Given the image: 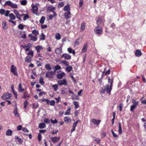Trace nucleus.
<instances>
[{"label":"nucleus","instance_id":"obj_1","mask_svg":"<svg viewBox=\"0 0 146 146\" xmlns=\"http://www.w3.org/2000/svg\"><path fill=\"white\" fill-rule=\"evenodd\" d=\"M112 81L111 82L110 86L108 84L106 85L104 88H102V90H100L101 93L103 94L106 92L107 93H108L109 95H110L112 89Z\"/></svg>","mask_w":146,"mask_h":146},{"label":"nucleus","instance_id":"obj_2","mask_svg":"<svg viewBox=\"0 0 146 146\" xmlns=\"http://www.w3.org/2000/svg\"><path fill=\"white\" fill-rule=\"evenodd\" d=\"M95 33L97 35H100L102 32V27L99 26H98L94 29Z\"/></svg>","mask_w":146,"mask_h":146},{"label":"nucleus","instance_id":"obj_3","mask_svg":"<svg viewBox=\"0 0 146 146\" xmlns=\"http://www.w3.org/2000/svg\"><path fill=\"white\" fill-rule=\"evenodd\" d=\"M5 5H9L13 8H17V5L16 4L13 3L9 1H6Z\"/></svg>","mask_w":146,"mask_h":146},{"label":"nucleus","instance_id":"obj_4","mask_svg":"<svg viewBox=\"0 0 146 146\" xmlns=\"http://www.w3.org/2000/svg\"><path fill=\"white\" fill-rule=\"evenodd\" d=\"M11 96L10 94L7 92L3 94L1 97V98L4 100L9 99L10 98Z\"/></svg>","mask_w":146,"mask_h":146},{"label":"nucleus","instance_id":"obj_5","mask_svg":"<svg viewBox=\"0 0 146 146\" xmlns=\"http://www.w3.org/2000/svg\"><path fill=\"white\" fill-rule=\"evenodd\" d=\"M16 68L14 65H12L11 67V72H13L15 75L17 76L18 74L16 71Z\"/></svg>","mask_w":146,"mask_h":146},{"label":"nucleus","instance_id":"obj_6","mask_svg":"<svg viewBox=\"0 0 146 146\" xmlns=\"http://www.w3.org/2000/svg\"><path fill=\"white\" fill-rule=\"evenodd\" d=\"M57 83L59 85H64L66 86L67 85V82L65 79L62 80L58 81Z\"/></svg>","mask_w":146,"mask_h":146},{"label":"nucleus","instance_id":"obj_7","mask_svg":"<svg viewBox=\"0 0 146 146\" xmlns=\"http://www.w3.org/2000/svg\"><path fill=\"white\" fill-rule=\"evenodd\" d=\"M91 121L93 123L96 125H98L100 124V122L101 121V120H97L95 119H92L91 120Z\"/></svg>","mask_w":146,"mask_h":146},{"label":"nucleus","instance_id":"obj_8","mask_svg":"<svg viewBox=\"0 0 146 146\" xmlns=\"http://www.w3.org/2000/svg\"><path fill=\"white\" fill-rule=\"evenodd\" d=\"M54 74V72L53 71L47 72H46V76L48 78H52L53 77V75Z\"/></svg>","mask_w":146,"mask_h":146},{"label":"nucleus","instance_id":"obj_9","mask_svg":"<svg viewBox=\"0 0 146 146\" xmlns=\"http://www.w3.org/2000/svg\"><path fill=\"white\" fill-rule=\"evenodd\" d=\"M61 58H64L66 60H68L71 59V56L67 54H63L61 56Z\"/></svg>","mask_w":146,"mask_h":146},{"label":"nucleus","instance_id":"obj_10","mask_svg":"<svg viewBox=\"0 0 146 146\" xmlns=\"http://www.w3.org/2000/svg\"><path fill=\"white\" fill-rule=\"evenodd\" d=\"M60 137H51V139L52 141L54 143H55L59 141L60 139Z\"/></svg>","mask_w":146,"mask_h":146},{"label":"nucleus","instance_id":"obj_11","mask_svg":"<svg viewBox=\"0 0 146 146\" xmlns=\"http://www.w3.org/2000/svg\"><path fill=\"white\" fill-rule=\"evenodd\" d=\"M70 15L71 13L70 11H68L65 13V17L67 20L71 17Z\"/></svg>","mask_w":146,"mask_h":146},{"label":"nucleus","instance_id":"obj_12","mask_svg":"<svg viewBox=\"0 0 146 146\" xmlns=\"http://www.w3.org/2000/svg\"><path fill=\"white\" fill-rule=\"evenodd\" d=\"M35 49L38 53L40 52V51L43 49V47L41 45H38L35 47Z\"/></svg>","mask_w":146,"mask_h":146},{"label":"nucleus","instance_id":"obj_13","mask_svg":"<svg viewBox=\"0 0 146 146\" xmlns=\"http://www.w3.org/2000/svg\"><path fill=\"white\" fill-rule=\"evenodd\" d=\"M15 108L13 110V113L15 117H18L19 116V115L17 111V109L16 104H15Z\"/></svg>","mask_w":146,"mask_h":146},{"label":"nucleus","instance_id":"obj_14","mask_svg":"<svg viewBox=\"0 0 146 146\" xmlns=\"http://www.w3.org/2000/svg\"><path fill=\"white\" fill-rule=\"evenodd\" d=\"M28 36L30 38V40L33 41H35L37 40V38L36 36H34L32 34L29 35Z\"/></svg>","mask_w":146,"mask_h":146},{"label":"nucleus","instance_id":"obj_15","mask_svg":"<svg viewBox=\"0 0 146 146\" xmlns=\"http://www.w3.org/2000/svg\"><path fill=\"white\" fill-rule=\"evenodd\" d=\"M65 75V73L64 72L58 74H56V77L58 79L62 78Z\"/></svg>","mask_w":146,"mask_h":146},{"label":"nucleus","instance_id":"obj_16","mask_svg":"<svg viewBox=\"0 0 146 146\" xmlns=\"http://www.w3.org/2000/svg\"><path fill=\"white\" fill-rule=\"evenodd\" d=\"M32 11L33 13L36 14V12L38 10V8L36 5H33L32 7Z\"/></svg>","mask_w":146,"mask_h":146},{"label":"nucleus","instance_id":"obj_17","mask_svg":"<svg viewBox=\"0 0 146 146\" xmlns=\"http://www.w3.org/2000/svg\"><path fill=\"white\" fill-rule=\"evenodd\" d=\"M64 120L66 123H70L72 121L70 117L67 116L64 117Z\"/></svg>","mask_w":146,"mask_h":146},{"label":"nucleus","instance_id":"obj_18","mask_svg":"<svg viewBox=\"0 0 146 146\" xmlns=\"http://www.w3.org/2000/svg\"><path fill=\"white\" fill-rule=\"evenodd\" d=\"M18 90L19 92H23L24 90V88L22 87L21 83L19 84Z\"/></svg>","mask_w":146,"mask_h":146},{"label":"nucleus","instance_id":"obj_19","mask_svg":"<svg viewBox=\"0 0 146 146\" xmlns=\"http://www.w3.org/2000/svg\"><path fill=\"white\" fill-rule=\"evenodd\" d=\"M12 133V131L11 129H8L6 131V135L7 136H11Z\"/></svg>","mask_w":146,"mask_h":146},{"label":"nucleus","instance_id":"obj_20","mask_svg":"<svg viewBox=\"0 0 146 146\" xmlns=\"http://www.w3.org/2000/svg\"><path fill=\"white\" fill-rule=\"evenodd\" d=\"M32 58L29 56H27L25 60V61L27 62H30L32 60Z\"/></svg>","mask_w":146,"mask_h":146},{"label":"nucleus","instance_id":"obj_21","mask_svg":"<svg viewBox=\"0 0 146 146\" xmlns=\"http://www.w3.org/2000/svg\"><path fill=\"white\" fill-rule=\"evenodd\" d=\"M68 51L70 53H72L73 54L75 55V52L74 50H72L71 48H69L67 49Z\"/></svg>","mask_w":146,"mask_h":146},{"label":"nucleus","instance_id":"obj_22","mask_svg":"<svg viewBox=\"0 0 146 146\" xmlns=\"http://www.w3.org/2000/svg\"><path fill=\"white\" fill-rule=\"evenodd\" d=\"M62 48H57L55 49V52L56 53L58 54H60L62 53Z\"/></svg>","mask_w":146,"mask_h":146},{"label":"nucleus","instance_id":"obj_23","mask_svg":"<svg viewBox=\"0 0 146 146\" xmlns=\"http://www.w3.org/2000/svg\"><path fill=\"white\" fill-rule=\"evenodd\" d=\"M102 19L100 17H99V18L96 21V23L98 25H99L102 23Z\"/></svg>","mask_w":146,"mask_h":146},{"label":"nucleus","instance_id":"obj_24","mask_svg":"<svg viewBox=\"0 0 146 146\" xmlns=\"http://www.w3.org/2000/svg\"><path fill=\"white\" fill-rule=\"evenodd\" d=\"M80 41H79V38H78V39H76L74 42V47H76V46L78 45L80 43Z\"/></svg>","mask_w":146,"mask_h":146},{"label":"nucleus","instance_id":"obj_25","mask_svg":"<svg viewBox=\"0 0 146 146\" xmlns=\"http://www.w3.org/2000/svg\"><path fill=\"white\" fill-rule=\"evenodd\" d=\"M60 63L66 66H68L69 65V63L65 60H63L60 62Z\"/></svg>","mask_w":146,"mask_h":146},{"label":"nucleus","instance_id":"obj_26","mask_svg":"<svg viewBox=\"0 0 146 146\" xmlns=\"http://www.w3.org/2000/svg\"><path fill=\"white\" fill-rule=\"evenodd\" d=\"M64 11H70V7L68 4H67L64 7Z\"/></svg>","mask_w":146,"mask_h":146},{"label":"nucleus","instance_id":"obj_27","mask_svg":"<svg viewBox=\"0 0 146 146\" xmlns=\"http://www.w3.org/2000/svg\"><path fill=\"white\" fill-rule=\"evenodd\" d=\"M135 54L137 56L139 57L141 55V52L139 50H137L135 52Z\"/></svg>","mask_w":146,"mask_h":146},{"label":"nucleus","instance_id":"obj_28","mask_svg":"<svg viewBox=\"0 0 146 146\" xmlns=\"http://www.w3.org/2000/svg\"><path fill=\"white\" fill-rule=\"evenodd\" d=\"M87 46H88L87 44H85L84 45L82 50V52H84L86 51L87 49Z\"/></svg>","mask_w":146,"mask_h":146},{"label":"nucleus","instance_id":"obj_29","mask_svg":"<svg viewBox=\"0 0 146 146\" xmlns=\"http://www.w3.org/2000/svg\"><path fill=\"white\" fill-rule=\"evenodd\" d=\"M71 111V108H69L64 113V114L66 115H68L70 114V112Z\"/></svg>","mask_w":146,"mask_h":146},{"label":"nucleus","instance_id":"obj_30","mask_svg":"<svg viewBox=\"0 0 146 146\" xmlns=\"http://www.w3.org/2000/svg\"><path fill=\"white\" fill-rule=\"evenodd\" d=\"M9 17L11 20H14L15 19V17L13 13L10 14L9 15Z\"/></svg>","mask_w":146,"mask_h":146},{"label":"nucleus","instance_id":"obj_31","mask_svg":"<svg viewBox=\"0 0 146 146\" xmlns=\"http://www.w3.org/2000/svg\"><path fill=\"white\" fill-rule=\"evenodd\" d=\"M67 66H68L66 68V70L68 72H70L72 70V68L70 66L68 65Z\"/></svg>","mask_w":146,"mask_h":146},{"label":"nucleus","instance_id":"obj_32","mask_svg":"<svg viewBox=\"0 0 146 146\" xmlns=\"http://www.w3.org/2000/svg\"><path fill=\"white\" fill-rule=\"evenodd\" d=\"M53 12L54 14L53 15H50L49 16V19L50 20L52 19L54 17H55L56 15L54 11H53Z\"/></svg>","mask_w":146,"mask_h":146},{"label":"nucleus","instance_id":"obj_33","mask_svg":"<svg viewBox=\"0 0 146 146\" xmlns=\"http://www.w3.org/2000/svg\"><path fill=\"white\" fill-rule=\"evenodd\" d=\"M132 102L133 104V106H137L138 104V102L137 101H135L133 99L132 100Z\"/></svg>","mask_w":146,"mask_h":146},{"label":"nucleus","instance_id":"obj_34","mask_svg":"<svg viewBox=\"0 0 146 146\" xmlns=\"http://www.w3.org/2000/svg\"><path fill=\"white\" fill-rule=\"evenodd\" d=\"M46 125L44 123H41L39 124V127L40 128H43L45 127Z\"/></svg>","mask_w":146,"mask_h":146},{"label":"nucleus","instance_id":"obj_35","mask_svg":"<svg viewBox=\"0 0 146 146\" xmlns=\"http://www.w3.org/2000/svg\"><path fill=\"white\" fill-rule=\"evenodd\" d=\"M118 132L119 133L121 134L122 133V129L121 126V123H119V130Z\"/></svg>","mask_w":146,"mask_h":146},{"label":"nucleus","instance_id":"obj_36","mask_svg":"<svg viewBox=\"0 0 146 146\" xmlns=\"http://www.w3.org/2000/svg\"><path fill=\"white\" fill-rule=\"evenodd\" d=\"M45 19L44 17H42L39 21L40 23L41 24H43L44 22V21L45 20Z\"/></svg>","mask_w":146,"mask_h":146},{"label":"nucleus","instance_id":"obj_37","mask_svg":"<svg viewBox=\"0 0 146 146\" xmlns=\"http://www.w3.org/2000/svg\"><path fill=\"white\" fill-rule=\"evenodd\" d=\"M73 104L75 106L76 109H77L79 107V106L77 102L74 101L73 102Z\"/></svg>","mask_w":146,"mask_h":146},{"label":"nucleus","instance_id":"obj_38","mask_svg":"<svg viewBox=\"0 0 146 146\" xmlns=\"http://www.w3.org/2000/svg\"><path fill=\"white\" fill-rule=\"evenodd\" d=\"M45 35L43 33H41L40 35V39L41 40H44V38Z\"/></svg>","mask_w":146,"mask_h":146},{"label":"nucleus","instance_id":"obj_39","mask_svg":"<svg viewBox=\"0 0 146 146\" xmlns=\"http://www.w3.org/2000/svg\"><path fill=\"white\" fill-rule=\"evenodd\" d=\"M45 68L48 70H50L51 69V67L49 64H46L45 66Z\"/></svg>","mask_w":146,"mask_h":146},{"label":"nucleus","instance_id":"obj_40","mask_svg":"<svg viewBox=\"0 0 146 146\" xmlns=\"http://www.w3.org/2000/svg\"><path fill=\"white\" fill-rule=\"evenodd\" d=\"M32 34L36 36H37L38 34V31L34 30L32 31Z\"/></svg>","mask_w":146,"mask_h":146},{"label":"nucleus","instance_id":"obj_41","mask_svg":"<svg viewBox=\"0 0 146 146\" xmlns=\"http://www.w3.org/2000/svg\"><path fill=\"white\" fill-rule=\"evenodd\" d=\"M52 87L54 88L55 91H57L58 87L57 84L53 85H52Z\"/></svg>","mask_w":146,"mask_h":146},{"label":"nucleus","instance_id":"obj_42","mask_svg":"<svg viewBox=\"0 0 146 146\" xmlns=\"http://www.w3.org/2000/svg\"><path fill=\"white\" fill-rule=\"evenodd\" d=\"M13 12L15 13L16 15V17L19 16H20V14H19V12L16 10H14L13 11Z\"/></svg>","mask_w":146,"mask_h":146},{"label":"nucleus","instance_id":"obj_43","mask_svg":"<svg viewBox=\"0 0 146 146\" xmlns=\"http://www.w3.org/2000/svg\"><path fill=\"white\" fill-rule=\"evenodd\" d=\"M55 38L56 39L59 40L61 38V36L59 33L57 34L55 36Z\"/></svg>","mask_w":146,"mask_h":146},{"label":"nucleus","instance_id":"obj_44","mask_svg":"<svg viewBox=\"0 0 146 146\" xmlns=\"http://www.w3.org/2000/svg\"><path fill=\"white\" fill-rule=\"evenodd\" d=\"M80 121V120H77L76 122H74L73 124V127H76L78 123Z\"/></svg>","mask_w":146,"mask_h":146},{"label":"nucleus","instance_id":"obj_45","mask_svg":"<svg viewBox=\"0 0 146 146\" xmlns=\"http://www.w3.org/2000/svg\"><path fill=\"white\" fill-rule=\"evenodd\" d=\"M32 105H33V107L34 108H36L39 106L38 104L37 103H33L32 104Z\"/></svg>","mask_w":146,"mask_h":146},{"label":"nucleus","instance_id":"obj_46","mask_svg":"<svg viewBox=\"0 0 146 146\" xmlns=\"http://www.w3.org/2000/svg\"><path fill=\"white\" fill-rule=\"evenodd\" d=\"M64 3L63 2H61L59 3L58 4V7L59 8H61L64 5Z\"/></svg>","mask_w":146,"mask_h":146},{"label":"nucleus","instance_id":"obj_47","mask_svg":"<svg viewBox=\"0 0 146 146\" xmlns=\"http://www.w3.org/2000/svg\"><path fill=\"white\" fill-rule=\"evenodd\" d=\"M54 68L55 69V71L60 70L61 68V67L59 65H56L55 66Z\"/></svg>","mask_w":146,"mask_h":146},{"label":"nucleus","instance_id":"obj_48","mask_svg":"<svg viewBox=\"0 0 146 146\" xmlns=\"http://www.w3.org/2000/svg\"><path fill=\"white\" fill-rule=\"evenodd\" d=\"M24 25L21 24H20L18 26L19 28L21 30H23L24 28Z\"/></svg>","mask_w":146,"mask_h":146},{"label":"nucleus","instance_id":"obj_49","mask_svg":"<svg viewBox=\"0 0 146 146\" xmlns=\"http://www.w3.org/2000/svg\"><path fill=\"white\" fill-rule=\"evenodd\" d=\"M85 28V25L84 23H82L81 26V30L83 31Z\"/></svg>","mask_w":146,"mask_h":146},{"label":"nucleus","instance_id":"obj_50","mask_svg":"<svg viewBox=\"0 0 146 146\" xmlns=\"http://www.w3.org/2000/svg\"><path fill=\"white\" fill-rule=\"evenodd\" d=\"M50 105L51 106H54L55 104V102L54 100H51L50 101Z\"/></svg>","mask_w":146,"mask_h":146},{"label":"nucleus","instance_id":"obj_51","mask_svg":"<svg viewBox=\"0 0 146 146\" xmlns=\"http://www.w3.org/2000/svg\"><path fill=\"white\" fill-rule=\"evenodd\" d=\"M2 26H3V28L4 29L7 28V24H6V23L5 22H4V21L3 22V24H2Z\"/></svg>","mask_w":146,"mask_h":146},{"label":"nucleus","instance_id":"obj_52","mask_svg":"<svg viewBox=\"0 0 146 146\" xmlns=\"http://www.w3.org/2000/svg\"><path fill=\"white\" fill-rule=\"evenodd\" d=\"M33 51H31L28 52L27 54L28 55L31 56L32 57H33Z\"/></svg>","mask_w":146,"mask_h":146},{"label":"nucleus","instance_id":"obj_53","mask_svg":"<svg viewBox=\"0 0 146 146\" xmlns=\"http://www.w3.org/2000/svg\"><path fill=\"white\" fill-rule=\"evenodd\" d=\"M39 82V83L42 84H44V82L43 79L41 77L40 78Z\"/></svg>","mask_w":146,"mask_h":146},{"label":"nucleus","instance_id":"obj_54","mask_svg":"<svg viewBox=\"0 0 146 146\" xmlns=\"http://www.w3.org/2000/svg\"><path fill=\"white\" fill-rule=\"evenodd\" d=\"M106 69V68H105L104 70V72H103V73H105L106 75H108L110 73V70L109 69L107 71H106V72H105V71Z\"/></svg>","mask_w":146,"mask_h":146},{"label":"nucleus","instance_id":"obj_55","mask_svg":"<svg viewBox=\"0 0 146 146\" xmlns=\"http://www.w3.org/2000/svg\"><path fill=\"white\" fill-rule=\"evenodd\" d=\"M29 18V16L28 15L26 14L24 16L23 20L24 21H25Z\"/></svg>","mask_w":146,"mask_h":146},{"label":"nucleus","instance_id":"obj_56","mask_svg":"<svg viewBox=\"0 0 146 146\" xmlns=\"http://www.w3.org/2000/svg\"><path fill=\"white\" fill-rule=\"evenodd\" d=\"M137 106L133 105L131 106L130 107V111H133L134 109L136 108Z\"/></svg>","mask_w":146,"mask_h":146},{"label":"nucleus","instance_id":"obj_57","mask_svg":"<svg viewBox=\"0 0 146 146\" xmlns=\"http://www.w3.org/2000/svg\"><path fill=\"white\" fill-rule=\"evenodd\" d=\"M24 108L26 109L27 106L28 104V103L27 101H26L24 102Z\"/></svg>","mask_w":146,"mask_h":146},{"label":"nucleus","instance_id":"obj_58","mask_svg":"<svg viewBox=\"0 0 146 146\" xmlns=\"http://www.w3.org/2000/svg\"><path fill=\"white\" fill-rule=\"evenodd\" d=\"M27 3V1H26L24 0L22 1L21 2V4L24 5H25Z\"/></svg>","mask_w":146,"mask_h":146},{"label":"nucleus","instance_id":"obj_59","mask_svg":"<svg viewBox=\"0 0 146 146\" xmlns=\"http://www.w3.org/2000/svg\"><path fill=\"white\" fill-rule=\"evenodd\" d=\"M44 121L46 123H48L50 122V120L48 119L45 118L44 119Z\"/></svg>","mask_w":146,"mask_h":146},{"label":"nucleus","instance_id":"obj_60","mask_svg":"<svg viewBox=\"0 0 146 146\" xmlns=\"http://www.w3.org/2000/svg\"><path fill=\"white\" fill-rule=\"evenodd\" d=\"M5 10L3 9L0 10V13L2 15H4L5 14Z\"/></svg>","mask_w":146,"mask_h":146},{"label":"nucleus","instance_id":"obj_61","mask_svg":"<svg viewBox=\"0 0 146 146\" xmlns=\"http://www.w3.org/2000/svg\"><path fill=\"white\" fill-rule=\"evenodd\" d=\"M38 139L39 141H41L42 139L41 135V134L39 133L38 135Z\"/></svg>","mask_w":146,"mask_h":146},{"label":"nucleus","instance_id":"obj_62","mask_svg":"<svg viewBox=\"0 0 146 146\" xmlns=\"http://www.w3.org/2000/svg\"><path fill=\"white\" fill-rule=\"evenodd\" d=\"M51 122L52 123H56L58 122V121L56 119L53 120L52 119L51 120Z\"/></svg>","mask_w":146,"mask_h":146},{"label":"nucleus","instance_id":"obj_63","mask_svg":"<svg viewBox=\"0 0 146 146\" xmlns=\"http://www.w3.org/2000/svg\"><path fill=\"white\" fill-rule=\"evenodd\" d=\"M10 11L9 10H7L5 11V15L6 17H7L9 15V13Z\"/></svg>","mask_w":146,"mask_h":146},{"label":"nucleus","instance_id":"obj_64","mask_svg":"<svg viewBox=\"0 0 146 146\" xmlns=\"http://www.w3.org/2000/svg\"><path fill=\"white\" fill-rule=\"evenodd\" d=\"M22 126L21 125H19L17 126V129L18 131H19L21 130Z\"/></svg>","mask_w":146,"mask_h":146}]
</instances>
